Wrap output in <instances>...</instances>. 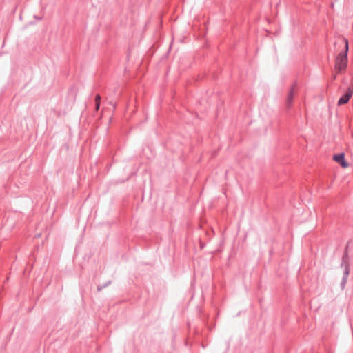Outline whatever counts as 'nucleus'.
<instances>
[{"label":"nucleus","mask_w":353,"mask_h":353,"mask_svg":"<svg viewBox=\"0 0 353 353\" xmlns=\"http://www.w3.org/2000/svg\"><path fill=\"white\" fill-rule=\"evenodd\" d=\"M344 41L345 50L338 54L335 61V68L339 71L344 70L347 63L348 41L347 39H344Z\"/></svg>","instance_id":"obj_1"},{"label":"nucleus","mask_w":353,"mask_h":353,"mask_svg":"<svg viewBox=\"0 0 353 353\" xmlns=\"http://www.w3.org/2000/svg\"><path fill=\"white\" fill-rule=\"evenodd\" d=\"M352 94L353 86H349L345 93L339 98L337 105L339 106L347 103L352 97Z\"/></svg>","instance_id":"obj_2"},{"label":"nucleus","mask_w":353,"mask_h":353,"mask_svg":"<svg viewBox=\"0 0 353 353\" xmlns=\"http://www.w3.org/2000/svg\"><path fill=\"white\" fill-rule=\"evenodd\" d=\"M334 160L339 163L343 168H347L348 166V163L345 159V155L343 153H339L335 154L333 157Z\"/></svg>","instance_id":"obj_3"},{"label":"nucleus","mask_w":353,"mask_h":353,"mask_svg":"<svg viewBox=\"0 0 353 353\" xmlns=\"http://www.w3.org/2000/svg\"><path fill=\"white\" fill-rule=\"evenodd\" d=\"M296 83H294L289 90L288 98L286 101V106L288 108H290L291 107L292 103L293 101L294 95V88L296 87Z\"/></svg>","instance_id":"obj_4"},{"label":"nucleus","mask_w":353,"mask_h":353,"mask_svg":"<svg viewBox=\"0 0 353 353\" xmlns=\"http://www.w3.org/2000/svg\"><path fill=\"white\" fill-rule=\"evenodd\" d=\"M349 274H350V267L348 265H345V268L344 272H343V276L341 282V286L343 289L345 288V285L347 283V280Z\"/></svg>","instance_id":"obj_5"},{"label":"nucleus","mask_w":353,"mask_h":353,"mask_svg":"<svg viewBox=\"0 0 353 353\" xmlns=\"http://www.w3.org/2000/svg\"><path fill=\"white\" fill-rule=\"evenodd\" d=\"M348 245H349V243H347V245L345 248V252H344L343 257H342V262L341 264V267L344 266L345 268V265H349V263H348L349 258H348V252H347Z\"/></svg>","instance_id":"obj_6"},{"label":"nucleus","mask_w":353,"mask_h":353,"mask_svg":"<svg viewBox=\"0 0 353 353\" xmlns=\"http://www.w3.org/2000/svg\"><path fill=\"white\" fill-rule=\"evenodd\" d=\"M111 283V281H108V282H106L105 283H104L103 285H99L97 286V291L98 292H100L101 290H102L104 288L108 286L109 285H110Z\"/></svg>","instance_id":"obj_7"},{"label":"nucleus","mask_w":353,"mask_h":353,"mask_svg":"<svg viewBox=\"0 0 353 353\" xmlns=\"http://www.w3.org/2000/svg\"><path fill=\"white\" fill-rule=\"evenodd\" d=\"M100 107V102H95V110L98 111Z\"/></svg>","instance_id":"obj_8"},{"label":"nucleus","mask_w":353,"mask_h":353,"mask_svg":"<svg viewBox=\"0 0 353 353\" xmlns=\"http://www.w3.org/2000/svg\"><path fill=\"white\" fill-rule=\"evenodd\" d=\"M100 100H101V97L100 95L98 94L96 95L95 97V102H100Z\"/></svg>","instance_id":"obj_9"},{"label":"nucleus","mask_w":353,"mask_h":353,"mask_svg":"<svg viewBox=\"0 0 353 353\" xmlns=\"http://www.w3.org/2000/svg\"><path fill=\"white\" fill-rule=\"evenodd\" d=\"M34 17L36 18V19H39V20H41V17H37L36 16H34Z\"/></svg>","instance_id":"obj_10"}]
</instances>
